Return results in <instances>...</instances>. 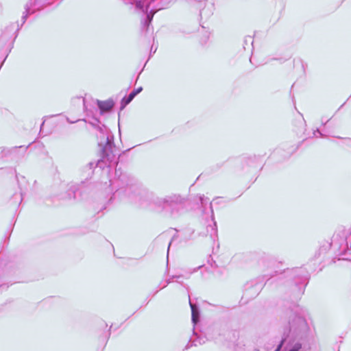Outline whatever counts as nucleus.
Returning <instances> with one entry per match:
<instances>
[{"mask_svg": "<svg viewBox=\"0 0 351 351\" xmlns=\"http://www.w3.org/2000/svg\"><path fill=\"white\" fill-rule=\"evenodd\" d=\"M302 339H296V340H291V339H287V343L285 346V351H300L302 348Z\"/></svg>", "mask_w": 351, "mask_h": 351, "instance_id": "nucleus-6", "label": "nucleus"}, {"mask_svg": "<svg viewBox=\"0 0 351 351\" xmlns=\"http://www.w3.org/2000/svg\"><path fill=\"white\" fill-rule=\"evenodd\" d=\"M190 306L191 308V313H192V321L194 324H196L198 321V317H199V311L197 307L191 302H189Z\"/></svg>", "mask_w": 351, "mask_h": 351, "instance_id": "nucleus-10", "label": "nucleus"}, {"mask_svg": "<svg viewBox=\"0 0 351 351\" xmlns=\"http://www.w3.org/2000/svg\"><path fill=\"white\" fill-rule=\"evenodd\" d=\"M199 199H200V202H201L202 204H204V201L205 199L204 196V195H200L199 196ZM206 199H207V198H206Z\"/></svg>", "mask_w": 351, "mask_h": 351, "instance_id": "nucleus-12", "label": "nucleus"}, {"mask_svg": "<svg viewBox=\"0 0 351 351\" xmlns=\"http://www.w3.org/2000/svg\"><path fill=\"white\" fill-rule=\"evenodd\" d=\"M156 204L163 209L169 210L176 217L184 213L185 199L180 195L174 194L157 199Z\"/></svg>", "mask_w": 351, "mask_h": 351, "instance_id": "nucleus-3", "label": "nucleus"}, {"mask_svg": "<svg viewBox=\"0 0 351 351\" xmlns=\"http://www.w3.org/2000/svg\"><path fill=\"white\" fill-rule=\"evenodd\" d=\"M97 105L101 113H103L104 112L110 110L114 106V102L112 100L97 101Z\"/></svg>", "mask_w": 351, "mask_h": 351, "instance_id": "nucleus-8", "label": "nucleus"}, {"mask_svg": "<svg viewBox=\"0 0 351 351\" xmlns=\"http://www.w3.org/2000/svg\"><path fill=\"white\" fill-rule=\"evenodd\" d=\"M153 0H136V8L147 13V17L146 20L145 21V25H148L151 23L154 14V12H153L152 10L149 12V13L148 12L150 3Z\"/></svg>", "mask_w": 351, "mask_h": 351, "instance_id": "nucleus-5", "label": "nucleus"}, {"mask_svg": "<svg viewBox=\"0 0 351 351\" xmlns=\"http://www.w3.org/2000/svg\"><path fill=\"white\" fill-rule=\"evenodd\" d=\"M315 132H317L318 134H319L320 135H322L321 132H320L318 130H317V131H316ZM315 132L314 133V134H315Z\"/></svg>", "mask_w": 351, "mask_h": 351, "instance_id": "nucleus-13", "label": "nucleus"}, {"mask_svg": "<svg viewBox=\"0 0 351 351\" xmlns=\"http://www.w3.org/2000/svg\"><path fill=\"white\" fill-rule=\"evenodd\" d=\"M34 5V3H33L32 1L28 2L25 5V10L22 16V19L23 20V23H25V21L29 14H31L34 12L35 10L33 9Z\"/></svg>", "mask_w": 351, "mask_h": 351, "instance_id": "nucleus-9", "label": "nucleus"}, {"mask_svg": "<svg viewBox=\"0 0 351 351\" xmlns=\"http://www.w3.org/2000/svg\"><path fill=\"white\" fill-rule=\"evenodd\" d=\"M142 90L143 88L139 87L136 89L133 90L127 97L123 98V99L121 100L122 106L124 107L126 105L129 104L133 100V99L142 91Z\"/></svg>", "mask_w": 351, "mask_h": 351, "instance_id": "nucleus-7", "label": "nucleus"}, {"mask_svg": "<svg viewBox=\"0 0 351 351\" xmlns=\"http://www.w3.org/2000/svg\"><path fill=\"white\" fill-rule=\"evenodd\" d=\"M89 165H90V167H93L94 164L93 162H90Z\"/></svg>", "mask_w": 351, "mask_h": 351, "instance_id": "nucleus-14", "label": "nucleus"}, {"mask_svg": "<svg viewBox=\"0 0 351 351\" xmlns=\"http://www.w3.org/2000/svg\"><path fill=\"white\" fill-rule=\"evenodd\" d=\"M76 121H70V123H75V122H76Z\"/></svg>", "mask_w": 351, "mask_h": 351, "instance_id": "nucleus-15", "label": "nucleus"}, {"mask_svg": "<svg viewBox=\"0 0 351 351\" xmlns=\"http://www.w3.org/2000/svg\"><path fill=\"white\" fill-rule=\"evenodd\" d=\"M90 124L95 129L98 141V145L102 152V159L99 160L97 166L102 167L101 163L104 160H112L113 139L114 137L110 130L104 125H101L98 119H95Z\"/></svg>", "mask_w": 351, "mask_h": 351, "instance_id": "nucleus-2", "label": "nucleus"}, {"mask_svg": "<svg viewBox=\"0 0 351 351\" xmlns=\"http://www.w3.org/2000/svg\"><path fill=\"white\" fill-rule=\"evenodd\" d=\"M210 208H211V217H212V221H213V226H210V229H211L210 235L213 236V235H215L217 232V229H216L217 225H216V222L214 221L213 210L212 209L211 206H210Z\"/></svg>", "mask_w": 351, "mask_h": 351, "instance_id": "nucleus-11", "label": "nucleus"}, {"mask_svg": "<svg viewBox=\"0 0 351 351\" xmlns=\"http://www.w3.org/2000/svg\"><path fill=\"white\" fill-rule=\"evenodd\" d=\"M276 343V341L269 339L267 337H260L256 339L254 351H270Z\"/></svg>", "mask_w": 351, "mask_h": 351, "instance_id": "nucleus-4", "label": "nucleus"}, {"mask_svg": "<svg viewBox=\"0 0 351 351\" xmlns=\"http://www.w3.org/2000/svg\"><path fill=\"white\" fill-rule=\"evenodd\" d=\"M309 326L306 319L297 315H291L285 326L283 336L274 351H280L287 339L291 340L303 339L308 335Z\"/></svg>", "mask_w": 351, "mask_h": 351, "instance_id": "nucleus-1", "label": "nucleus"}]
</instances>
